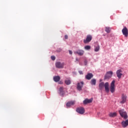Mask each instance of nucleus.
Wrapping results in <instances>:
<instances>
[{
    "label": "nucleus",
    "mask_w": 128,
    "mask_h": 128,
    "mask_svg": "<svg viewBox=\"0 0 128 128\" xmlns=\"http://www.w3.org/2000/svg\"><path fill=\"white\" fill-rule=\"evenodd\" d=\"M56 66L57 68H63L64 66V63H61L60 62H56Z\"/></svg>",
    "instance_id": "obj_6"
},
{
    "label": "nucleus",
    "mask_w": 128,
    "mask_h": 128,
    "mask_svg": "<svg viewBox=\"0 0 128 128\" xmlns=\"http://www.w3.org/2000/svg\"><path fill=\"white\" fill-rule=\"evenodd\" d=\"M116 74L117 78H118L119 79L122 78V70L120 69L118 70L116 72Z\"/></svg>",
    "instance_id": "obj_8"
},
{
    "label": "nucleus",
    "mask_w": 128,
    "mask_h": 128,
    "mask_svg": "<svg viewBox=\"0 0 128 128\" xmlns=\"http://www.w3.org/2000/svg\"><path fill=\"white\" fill-rule=\"evenodd\" d=\"M119 113L122 118H123L124 120H126V118H128V113L124 112V110H120Z\"/></svg>",
    "instance_id": "obj_2"
},
{
    "label": "nucleus",
    "mask_w": 128,
    "mask_h": 128,
    "mask_svg": "<svg viewBox=\"0 0 128 128\" xmlns=\"http://www.w3.org/2000/svg\"><path fill=\"white\" fill-rule=\"evenodd\" d=\"M92 40V35H87L86 39L84 40V44H88V42H90Z\"/></svg>",
    "instance_id": "obj_5"
},
{
    "label": "nucleus",
    "mask_w": 128,
    "mask_h": 128,
    "mask_svg": "<svg viewBox=\"0 0 128 128\" xmlns=\"http://www.w3.org/2000/svg\"><path fill=\"white\" fill-rule=\"evenodd\" d=\"M78 72H79V74H82V71L80 70V71Z\"/></svg>",
    "instance_id": "obj_29"
},
{
    "label": "nucleus",
    "mask_w": 128,
    "mask_h": 128,
    "mask_svg": "<svg viewBox=\"0 0 128 128\" xmlns=\"http://www.w3.org/2000/svg\"><path fill=\"white\" fill-rule=\"evenodd\" d=\"M62 51V49H60V50H58V52H61Z\"/></svg>",
    "instance_id": "obj_31"
},
{
    "label": "nucleus",
    "mask_w": 128,
    "mask_h": 128,
    "mask_svg": "<svg viewBox=\"0 0 128 128\" xmlns=\"http://www.w3.org/2000/svg\"><path fill=\"white\" fill-rule=\"evenodd\" d=\"M105 31L108 34H110V27H106Z\"/></svg>",
    "instance_id": "obj_22"
},
{
    "label": "nucleus",
    "mask_w": 128,
    "mask_h": 128,
    "mask_svg": "<svg viewBox=\"0 0 128 128\" xmlns=\"http://www.w3.org/2000/svg\"><path fill=\"white\" fill-rule=\"evenodd\" d=\"M65 84L67 86H68V85L70 84H72V81L70 79H67V80H65Z\"/></svg>",
    "instance_id": "obj_20"
},
{
    "label": "nucleus",
    "mask_w": 128,
    "mask_h": 128,
    "mask_svg": "<svg viewBox=\"0 0 128 128\" xmlns=\"http://www.w3.org/2000/svg\"><path fill=\"white\" fill-rule=\"evenodd\" d=\"M122 124L123 128H126V126H128V120L122 121Z\"/></svg>",
    "instance_id": "obj_15"
},
{
    "label": "nucleus",
    "mask_w": 128,
    "mask_h": 128,
    "mask_svg": "<svg viewBox=\"0 0 128 128\" xmlns=\"http://www.w3.org/2000/svg\"><path fill=\"white\" fill-rule=\"evenodd\" d=\"M84 64L85 66H86V64H88V60H85L84 62Z\"/></svg>",
    "instance_id": "obj_27"
},
{
    "label": "nucleus",
    "mask_w": 128,
    "mask_h": 128,
    "mask_svg": "<svg viewBox=\"0 0 128 128\" xmlns=\"http://www.w3.org/2000/svg\"><path fill=\"white\" fill-rule=\"evenodd\" d=\"M90 84L92 86H96V80L94 79V78L92 79L91 80V81L90 82Z\"/></svg>",
    "instance_id": "obj_18"
},
{
    "label": "nucleus",
    "mask_w": 128,
    "mask_h": 128,
    "mask_svg": "<svg viewBox=\"0 0 128 128\" xmlns=\"http://www.w3.org/2000/svg\"><path fill=\"white\" fill-rule=\"evenodd\" d=\"M64 38L65 40H68V35L64 36Z\"/></svg>",
    "instance_id": "obj_26"
},
{
    "label": "nucleus",
    "mask_w": 128,
    "mask_h": 128,
    "mask_svg": "<svg viewBox=\"0 0 128 128\" xmlns=\"http://www.w3.org/2000/svg\"><path fill=\"white\" fill-rule=\"evenodd\" d=\"M75 62H80V60H78V58H76Z\"/></svg>",
    "instance_id": "obj_30"
},
{
    "label": "nucleus",
    "mask_w": 128,
    "mask_h": 128,
    "mask_svg": "<svg viewBox=\"0 0 128 128\" xmlns=\"http://www.w3.org/2000/svg\"><path fill=\"white\" fill-rule=\"evenodd\" d=\"M110 84L108 82H106L105 84L104 82H102L99 84V88L100 90H102V88H104V86L106 92L108 93L110 92V88H108Z\"/></svg>",
    "instance_id": "obj_1"
},
{
    "label": "nucleus",
    "mask_w": 128,
    "mask_h": 128,
    "mask_svg": "<svg viewBox=\"0 0 128 128\" xmlns=\"http://www.w3.org/2000/svg\"><path fill=\"white\" fill-rule=\"evenodd\" d=\"M51 60H55L56 56H51Z\"/></svg>",
    "instance_id": "obj_25"
},
{
    "label": "nucleus",
    "mask_w": 128,
    "mask_h": 128,
    "mask_svg": "<svg viewBox=\"0 0 128 128\" xmlns=\"http://www.w3.org/2000/svg\"><path fill=\"white\" fill-rule=\"evenodd\" d=\"M84 82H78L77 84V90H82V86H84Z\"/></svg>",
    "instance_id": "obj_9"
},
{
    "label": "nucleus",
    "mask_w": 128,
    "mask_h": 128,
    "mask_svg": "<svg viewBox=\"0 0 128 128\" xmlns=\"http://www.w3.org/2000/svg\"><path fill=\"white\" fill-rule=\"evenodd\" d=\"M126 102V96L124 94H122V100L120 102V104H124Z\"/></svg>",
    "instance_id": "obj_12"
},
{
    "label": "nucleus",
    "mask_w": 128,
    "mask_h": 128,
    "mask_svg": "<svg viewBox=\"0 0 128 128\" xmlns=\"http://www.w3.org/2000/svg\"><path fill=\"white\" fill-rule=\"evenodd\" d=\"M59 94L60 96H64V88L63 87H60L59 89Z\"/></svg>",
    "instance_id": "obj_16"
},
{
    "label": "nucleus",
    "mask_w": 128,
    "mask_h": 128,
    "mask_svg": "<svg viewBox=\"0 0 128 128\" xmlns=\"http://www.w3.org/2000/svg\"><path fill=\"white\" fill-rule=\"evenodd\" d=\"M112 74H114L112 71L108 72L104 76V80H110V78L112 76Z\"/></svg>",
    "instance_id": "obj_4"
},
{
    "label": "nucleus",
    "mask_w": 128,
    "mask_h": 128,
    "mask_svg": "<svg viewBox=\"0 0 128 128\" xmlns=\"http://www.w3.org/2000/svg\"><path fill=\"white\" fill-rule=\"evenodd\" d=\"M68 52H69L70 54H72V50H69Z\"/></svg>",
    "instance_id": "obj_28"
},
{
    "label": "nucleus",
    "mask_w": 128,
    "mask_h": 128,
    "mask_svg": "<svg viewBox=\"0 0 128 128\" xmlns=\"http://www.w3.org/2000/svg\"><path fill=\"white\" fill-rule=\"evenodd\" d=\"M76 111L80 114H84V113L85 112L84 108L83 107H80L76 108Z\"/></svg>",
    "instance_id": "obj_7"
},
{
    "label": "nucleus",
    "mask_w": 128,
    "mask_h": 128,
    "mask_svg": "<svg viewBox=\"0 0 128 128\" xmlns=\"http://www.w3.org/2000/svg\"><path fill=\"white\" fill-rule=\"evenodd\" d=\"M74 102H68L67 104H66V106L68 108L70 106H74Z\"/></svg>",
    "instance_id": "obj_19"
},
{
    "label": "nucleus",
    "mask_w": 128,
    "mask_h": 128,
    "mask_svg": "<svg viewBox=\"0 0 128 128\" xmlns=\"http://www.w3.org/2000/svg\"><path fill=\"white\" fill-rule=\"evenodd\" d=\"M84 49L86 50H90V46H84Z\"/></svg>",
    "instance_id": "obj_23"
},
{
    "label": "nucleus",
    "mask_w": 128,
    "mask_h": 128,
    "mask_svg": "<svg viewBox=\"0 0 128 128\" xmlns=\"http://www.w3.org/2000/svg\"><path fill=\"white\" fill-rule=\"evenodd\" d=\"M114 84H116V80H113L110 84V91L112 94H114L116 92V86Z\"/></svg>",
    "instance_id": "obj_3"
},
{
    "label": "nucleus",
    "mask_w": 128,
    "mask_h": 128,
    "mask_svg": "<svg viewBox=\"0 0 128 128\" xmlns=\"http://www.w3.org/2000/svg\"><path fill=\"white\" fill-rule=\"evenodd\" d=\"M122 32L124 36H126V38H128V30L126 27H124V28L122 30Z\"/></svg>",
    "instance_id": "obj_11"
},
{
    "label": "nucleus",
    "mask_w": 128,
    "mask_h": 128,
    "mask_svg": "<svg viewBox=\"0 0 128 128\" xmlns=\"http://www.w3.org/2000/svg\"><path fill=\"white\" fill-rule=\"evenodd\" d=\"M74 54L82 56H84V51L82 50H78L76 52H74Z\"/></svg>",
    "instance_id": "obj_10"
},
{
    "label": "nucleus",
    "mask_w": 128,
    "mask_h": 128,
    "mask_svg": "<svg viewBox=\"0 0 128 128\" xmlns=\"http://www.w3.org/2000/svg\"><path fill=\"white\" fill-rule=\"evenodd\" d=\"M100 82H102V80H100Z\"/></svg>",
    "instance_id": "obj_32"
},
{
    "label": "nucleus",
    "mask_w": 128,
    "mask_h": 128,
    "mask_svg": "<svg viewBox=\"0 0 128 128\" xmlns=\"http://www.w3.org/2000/svg\"><path fill=\"white\" fill-rule=\"evenodd\" d=\"M54 80L56 82H58L60 80V76H55L54 77Z\"/></svg>",
    "instance_id": "obj_17"
},
{
    "label": "nucleus",
    "mask_w": 128,
    "mask_h": 128,
    "mask_svg": "<svg viewBox=\"0 0 128 128\" xmlns=\"http://www.w3.org/2000/svg\"><path fill=\"white\" fill-rule=\"evenodd\" d=\"M92 102V99L86 98L84 100L83 104H90V102Z\"/></svg>",
    "instance_id": "obj_14"
},
{
    "label": "nucleus",
    "mask_w": 128,
    "mask_h": 128,
    "mask_svg": "<svg viewBox=\"0 0 128 128\" xmlns=\"http://www.w3.org/2000/svg\"><path fill=\"white\" fill-rule=\"evenodd\" d=\"M100 50V46H98L95 48H94V52H98Z\"/></svg>",
    "instance_id": "obj_24"
},
{
    "label": "nucleus",
    "mask_w": 128,
    "mask_h": 128,
    "mask_svg": "<svg viewBox=\"0 0 128 128\" xmlns=\"http://www.w3.org/2000/svg\"><path fill=\"white\" fill-rule=\"evenodd\" d=\"M92 78H94V74H92V73H88L85 76V78L88 80H90Z\"/></svg>",
    "instance_id": "obj_13"
},
{
    "label": "nucleus",
    "mask_w": 128,
    "mask_h": 128,
    "mask_svg": "<svg viewBox=\"0 0 128 128\" xmlns=\"http://www.w3.org/2000/svg\"><path fill=\"white\" fill-rule=\"evenodd\" d=\"M109 116L110 118H114L115 116H116V112H111L109 114Z\"/></svg>",
    "instance_id": "obj_21"
}]
</instances>
